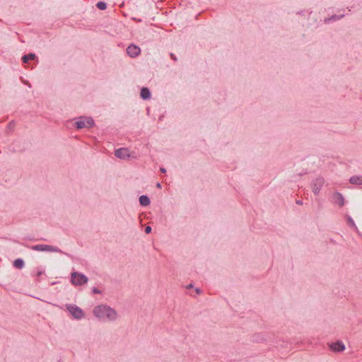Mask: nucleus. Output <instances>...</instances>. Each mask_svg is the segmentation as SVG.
I'll use <instances>...</instances> for the list:
<instances>
[{"label":"nucleus","instance_id":"nucleus-1","mask_svg":"<svg viewBox=\"0 0 362 362\" xmlns=\"http://www.w3.org/2000/svg\"><path fill=\"white\" fill-rule=\"evenodd\" d=\"M93 313L99 320L109 322H114L119 317L115 309L104 304L95 306L93 310Z\"/></svg>","mask_w":362,"mask_h":362},{"label":"nucleus","instance_id":"nucleus-2","mask_svg":"<svg viewBox=\"0 0 362 362\" xmlns=\"http://www.w3.org/2000/svg\"><path fill=\"white\" fill-rule=\"evenodd\" d=\"M30 249L35 251L40 252H54L60 254H64L66 255H69L67 253L64 252L62 250H60L57 247H54L49 245H36L30 247Z\"/></svg>","mask_w":362,"mask_h":362},{"label":"nucleus","instance_id":"nucleus-3","mask_svg":"<svg viewBox=\"0 0 362 362\" xmlns=\"http://www.w3.org/2000/svg\"><path fill=\"white\" fill-rule=\"evenodd\" d=\"M88 279L83 274L74 272L71 274V282L74 286H82L87 284Z\"/></svg>","mask_w":362,"mask_h":362},{"label":"nucleus","instance_id":"nucleus-4","mask_svg":"<svg viewBox=\"0 0 362 362\" xmlns=\"http://www.w3.org/2000/svg\"><path fill=\"white\" fill-rule=\"evenodd\" d=\"M66 308L70 314L76 320H81L84 317V313L81 308L76 305L66 304Z\"/></svg>","mask_w":362,"mask_h":362},{"label":"nucleus","instance_id":"nucleus-5","mask_svg":"<svg viewBox=\"0 0 362 362\" xmlns=\"http://www.w3.org/2000/svg\"><path fill=\"white\" fill-rule=\"evenodd\" d=\"M76 125L77 129L91 127L94 125V121L91 117H80L76 122Z\"/></svg>","mask_w":362,"mask_h":362},{"label":"nucleus","instance_id":"nucleus-6","mask_svg":"<svg viewBox=\"0 0 362 362\" xmlns=\"http://www.w3.org/2000/svg\"><path fill=\"white\" fill-rule=\"evenodd\" d=\"M141 52V49L134 45H131L127 48V53L131 57H137Z\"/></svg>","mask_w":362,"mask_h":362},{"label":"nucleus","instance_id":"nucleus-7","mask_svg":"<svg viewBox=\"0 0 362 362\" xmlns=\"http://www.w3.org/2000/svg\"><path fill=\"white\" fill-rule=\"evenodd\" d=\"M115 156L117 158H119L121 159H126L130 156L129 153V150L127 148H120L115 150Z\"/></svg>","mask_w":362,"mask_h":362},{"label":"nucleus","instance_id":"nucleus-8","mask_svg":"<svg viewBox=\"0 0 362 362\" xmlns=\"http://www.w3.org/2000/svg\"><path fill=\"white\" fill-rule=\"evenodd\" d=\"M329 347L333 351L335 352H341L345 349V345L340 341L331 344Z\"/></svg>","mask_w":362,"mask_h":362},{"label":"nucleus","instance_id":"nucleus-9","mask_svg":"<svg viewBox=\"0 0 362 362\" xmlns=\"http://www.w3.org/2000/svg\"><path fill=\"white\" fill-rule=\"evenodd\" d=\"M333 201L335 204H337L339 206H342L344 204V199L342 194L339 192H335L333 196Z\"/></svg>","mask_w":362,"mask_h":362},{"label":"nucleus","instance_id":"nucleus-10","mask_svg":"<svg viewBox=\"0 0 362 362\" xmlns=\"http://www.w3.org/2000/svg\"><path fill=\"white\" fill-rule=\"evenodd\" d=\"M140 95L143 100H148L151 98V92L148 88L144 87L141 90Z\"/></svg>","mask_w":362,"mask_h":362},{"label":"nucleus","instance_id":"nucleus-11","mask_svg":"<svg viewBox=\"0 0 362 362\" xmlns=\"http://www.w3.org/2000/svg\"><path fill=\"white\" fill-rule=\"evenodd\" d=\"M150 202V199L146 195H141L139 197V204L143 206H148Z\"/></svg>","mask_w":362,"mask_h":362},{"label":"nucleus","instance_id":"nucleus-12","mask_svg":"<svg viewBox=\"0 0 362 362\" xmlns=\"http://www.w3.org/2000/svg\"><path fill=\"white\" fill-rule=\"evenodd\" d=\"M13 265L16 269H21L23 268L25 264H24V261L22 259L18 258V259H16V260H14Z\"/></svg>","mask_w":362,"mask_h":362},{"label":"nucleus","instance_id":"nucleus-13","mask_svg":"<svg viewBox=\"0 0 362 362\" xmlns=\"http://www.w3.org/2000/svg\"><path fill=\"white\" fill-rule=\"evenodd\" d=\"M322 188L321 182H315L312 185V190L315 194H317Z\"/></svg>","mask_w":362,"mask_h":362},{"label":"nucleus","instance_id":"nucleus-14","mask_svg":"<svg viewBox=\"0 0 362 362\" xmlns=\"http://www.w3.org/2000/svg\"><path fill=\"white\" fill-rule=\"evenodd\" d=\"M35 54H33V53H30L27 55H24L22 57V61L23 63H27L29 60H33V59H35Z\"/></svg>","mask_w":362,"mask_h":362},{"label":"nucleus","instance_id":"nucleus-15","mask_svg":"<svg viewBox=\"0 0 362 362\" xmlns=\"http://www.w3.org/2000/svg\"><path fill=\"white\" fill-rule=\"evenodd\" d=\"M96 6L100 10H105L107 8V4L105 1H99L97 3Z\"/></svg>","mask_w":362,"mask_h":362},{"label":"nucleus","instance_id":"nucleus-16","mask_svg":"<svg viewBox=\"0 0 362 362\" xmlns=\"http://www.w3.org/2000/svg\"><path fill=\"white\" fill-rule=\"evenodd\" d=\"M347 221L349 225L354 227V228L357 229V227L354 221V220L350 216H347Z\"/></svg>","mask_w":362,"mask_h":362},{"label":"nucleus","instance_id":"nucleus-17","mask_svg":"<svg viewBox=\"0 0 362 362\" xmlns=\"http://www.w3.org/2000/svg\"><path fill=\"white\" fill-rule=\"evenodd\" d=\"M350 182H352V181H362V179L361 180V178L358 176H353L351 177L349 180Z\"/></svg>","mask_w":362,"mask_h":362},{"label":"nucleus","instance_id":"nucleus-18","mask_svg":"<svg viewBox=\"0 0 362 362\" xmlns=\"http://www.w3.org/2000/svg\"><path fill=\"white\" fill-rule=\"evenodd\" d=\"M151 227L148 226L145 228V232L146 233H150L151 232Z\"/></svg>","mask_w":362,"mask_h":362},{"label":"nucleus","instance_id":"nucleus-19","mask_svg":"<svg viewBox=\"0 0 362 362\" xmlns=\"http://www.w3.org/2000/svg\"><path fill=\"white\" fill-rule=\"evenodd\" d=\"M93 293H95V294H99L101 293V291L99 289H98L97 288H93Z\"/></svg>","mask_w":362,"mask_h":362},{"label":"nucleus","instance_id":"nucleus-20","mask_svg":"<svg viewBox=\"0 0 362 362\" xmlns=\"http://www.w3.org/2000/svg\"><path fill=\"white\" fill-rule=\"evenodd\" d=\"M14 126H15L14 122H9V124H8V127L9 129H12V128H13V127H14Z\"/></svg>","mask_w":362,"mask_h":362},{"label":"nucleus","instance_id":"nucleus-21","mask_svg":"<svg viewBox=\"0 0 362 362\" xmlns=\"http://www.w3.org/2000/svg\"><path fill=\"white\" fill-rule=\"evenodd\" d=\"M42 274H43V272H42V270H39V271L37 272V276H41Z\"/></svg>","mask_w":362,"mask_h":362},{"label":"nucleus","instance_id":"nucleus-22","mask_svg":"<svg viewBox=\"0 0 362 362\" xmlns=\"http://www.w3.org/2000/svg\"><path fill=\"white\" fill-rule=\"evenodd\" d=\"M296 204H299V205H302V204H303V202H302V201H300V200H297V201H296Z\"/></svg>","mask_w":362,"mask_h":362},{"label":"nucleus","instance_id":"nucleus-23","mask_svg":"<svg viewBox=\"0 0 362 362\" xmlns=\"http://www.w3.org/2000/svg\"><path fill=\"white\" fill-rule=\"evenodd\" d=\"M160 173H165V169L163 168H160Z\"/></svg>","mask_w":362,"mask_h":362},{"label":"nucleus","instance_id":"nucleus-24","mask_svg":"<svg viewBox=\"0 0 362 362\" xmlns=\"http://www.w3.org/2000/svg\"><path fill=\"white\" fill-rule=\"evenodd\" d=\"M170 56L173 59H174L175 61L177 60L176 57H175V55L173 54H171Z\"/></svg>","mask_w":362,"mask_h":362},{"label":"nucleus","instance_id":"nucleus-25","mask_svg":"<svg viewBox=\"0 0 362 362\" xmlns=\"http://www.w3.org/2000/svg\"><path fill=\"white\" fill-rule=\"evenodd\" d=\"M196 292H197V293H200V290H199V288H196Z\"/></svg>","mask_w":362,"mask_h":362},{"label":"nucleus","instance_id":"nucleus-26","mask_svg":"<svg viewBox=\"0 0 362 362\" xmlns=\"http://www.w3.org/2000/svg\"><path fill=\"white\" fill-rule=\"evenodd\" d=\"M192 284H189L187 288H192Z\"/></svg>","mask_w":362,"mask_h":362},{"label":"nucleus","instance_id":"nucleus-27","mask_svg":"<svg viewBox=\"0 0 362 362\" xmlns=\"http://www.w3.org/2000/svg\"><path fill=\"white\" fill-rule=\"evenodd\" d=\"M159 182H156V187H158Z\"/></svg>","mask_w":362,"mask_h":362},{"label":"nucleus","instance_id":"nucleus-28","mask_svg":"<svg viewBox=\"0 0 362 362\" xmlns=\"http://www.w3.org/2000/svg\"><path fill=\"white\" fill-rule=\"evenodd\" d=\"M358 184H362V182H358Z\"/></svg>","mask_w":362,"mask_h":362}]
</instances>
